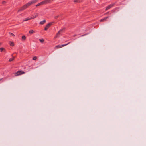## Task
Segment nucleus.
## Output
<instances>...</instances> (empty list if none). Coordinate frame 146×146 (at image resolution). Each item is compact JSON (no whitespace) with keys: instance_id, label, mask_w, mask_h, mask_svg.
Returning <instances> with one entry per match:
<instances>
[{"instance_id":"f257e3e1","label":"nucleus","mask_w":146,"mask_h":146,"mask_svg":"<svg viewBox=\"0 0 146 146\" xmlns=\"http://www.w3.org/2000/svg\"><path fill=\"white\" fill-rule=\"evenodd\" d=\"M38 1V0H32L30 1L21 7L18 10V12H19L21 11L24 10L31 5L35 4Z\"/></svg>"},{"instance_id":"bb28decb","label":"nucleus","mask_w":146,"mask_h":146,"mask_svg":"<svg viewBox=\"0 0 146 146\" xmlns=\"http://www.w3.org/2000/svg\"><path fill=\"white\" fill-rule=\"evenodd\" d=\"M2 79V78L0 79V81Z\"/></svg>"},{"instance_id":"5701e85b","label":"nucleus","mask_w":146,"mask_h":146,"mask_svg":"<svg viewBox=\"0 0 146 146\" xmlns=\"http://www.w3.org/2000/svg\"><path fill=\"white\" fill-rule=\"evenodd\" d=\"M109 13H110L109 12H107L106 13H105L104 14V15H107V14H109Z\"/></svg>"},{"instance_id":"412c9836","label":"nucleus","mask_w":146,"mask_h":146,"mask_svg":"<svg viewBox=\"0 0 146 146\" xmlns=\"http://www.w3.org/2000/svg\"><path fill=\"white\" fill-rule=\"evenodd\" d=\"M37 59V57L36 56H34L33 58V60H36Z\"/></svg>"},{"instance_id":"6ab92c4d","label":"nucleus","mask_w":146,"mask_h":146,"mask_svg":"<svg viewBox=\"0 0 146 146\" xmlns=\"http://www.w3.org/2000/svg\"><path fill=\"white\" fill-rule=\"evenodd\" d=\"M5 50L3 48H0V51L1 52H2L3 50Z\"/></svg>"},{"instance_id":"aec40b11","label":"nucleus","mask_w":146,"mask_h":146,"mask_svg":"<svg viewBox=\"0 0 146 146\" xmlns=\"http://www.w3.org/2000/svg\"><path fill=\"white\" fill-rule=\"evenodd\" d=\"M22 39L23 40H25L26 39V37L25 36L23 35L22 36Z\"/></svg>"},{"instance_id":"ddd939ff","label":"nucleus","mask_w":146,"mask_h":146,"mask_svg":"<svg viewBox=\"0 0 146 146\" xmlns=\"http://www.w3.org/2000/svg\"><path fill=\"white\" fill-rule=\"evenodd\" d=\"M12 56L13 58H10L9 59V62H11V61H12L14 59V57L12 55Z\"/></svg>"},{"instance_id":"6e6552de","label":"nucleus","mask_w":146,"mask_h":146,"mask_svg":"<svg viewBox=\"0 0 146 146\" xmlns=\"http://www.w3.org/2000/svg\"><path fill=\"white\" fill-rule=\"evenodd\" d=\"M63 30V29H61L58 32V33L56 34L55 37H57L58 35L59 34H60V33L61 32H62Z\"/></svg>"},{"instance_id":"f3484780","label":"nucleus","mask_w":146,"mask_h":146,"mask_svg":"<svg viewBox=\"0 0 146 146\" xmlns=\"http://www.w3.org/2000/svg\"><path fill=\"white\" fill-rule=\"evenodd\" d=\"M70 43V42H69L67 44L61 45V46H62V47H64V46H65L67 45L68 44H69Z\"/></svg>"},{"instance_id":"20e7f679","label":"nucleus","mask_w":146,"mask_h":146,"mask_svg":"<svg viewBox=\"0 0 146 146\" xmlns=\"http://www.w3.org/2000/svg\"><path fill=\"white\" fill-rule=\"evenodd\" d=\"M25 73V72L23 71L19 70L17 71L16 73H15V76H17L21 75L22 74H24Z\"/></svg>"},{"instance_id":"9b49d317","label":"nucleus","mask_w":146,"mask_h":146,"mask_svg":"<svg viewBox=\"0 0 146 146\" xmlns=\"http://www.w3.org/2000/svg\"><path fill=\"white\" fill-rule=\"evenodd\" d=\"M62 47L61 46V45H58L55 46V48H61Z\"/></svg>"},{"instance_id":"dca6fc26","label":"nucleus","mask_w":146,"mask_h":146,"mask_svg":"<svg viewBox=\"0 0 146 146\" xmlns=\"http://www.w3.org/2000/svg\"><path fill=\"white\" fill-rule=\"evenodd\" d=\"M39 40L41 42L43 43L44 41V40L43 39H39Z\"/></svg>"},{"instance_id":"4468645a","label":"nucleus","mask_w":146,"mask_h":146,"mask_svg":"<svg viewBox=\"0 0 146 146\" xmlns=\"http://www.w3.org/2000/svg\"><path fill=\"white\" fill-rule=\"evenodd\" d=\"M9 44H10V45L11 46H14V43L10 41L9 42Z\"/></svg>"},{"instance_id":"393cba45","label":"nucleus","mask_w":146,"mask_h":146,"mask_svg":"<svg viewBox=\"0 0 146 146\" xmlns=\"http://www.w3.org/2000/svg\"><path fill=\"white\" fill-rule=\"evenodd\" d=\"M76 35H73V36H74V37H75V36H76Z\"/></svg>"},{"instance_id":"4be33fe9","label":"nucleus","mask_w":146,"mask_h":146,"mask_svg":"<svg viewBox=\"0 0 146 146\" xmlns=\"http://www.w3.org/2000/svg\"><path fill=\"white\" fill-rule=\"evenodd\" d=\"M59 15H58V16H55L54 17V18L55 19H57L58 18V17H59Z\"/></svg>"},{"instance_id":"9d476101","label":"nucleus","mask_w":146,"mask_h":146,"mask_svg":"<svg viewBox=\"0 0 146 146\" xmlns=\"http://www.w3.org/2000/svg\"><path fill=\"white\" fill-rule=\"evenodd\" d=\"M46 21L45 20H44L43 21H40V24L43 25V24L45 23L46 22Z\"/></svg>"},{"instance_id":"b1692460","label":"nucleus","mask_w":146,"mask_h":146,"mask_svg":"<svg viewBox=\"0 0 146 146\" xmlns=\"http://www.w3.org/2000/svg\"><path fill=\"white\" fill-rule=\"evenodd\" d=\"M86 35H87V34H84L83 35H81L80 36L82 37V36H83Z\"/></svg>"},{"instance_id":"a211bd4d","label":"nucleus","mask_w":146,"mask_h":146,"mask_svg":"<svg viewBox=\"0 0 146 146\" xmlns=\"http://www.w3.org/2000/svg\"><path fill=\"white\" fill-rule=\"evenodd\" d=\"M9 34L10 35H11V36H15V35L13 34V33H11V32H9Z\"/></svg>"},{"instance_id":"0eeeda50","label":"nucleus","mask_w":146,"mask_h":146,"mask_svg":"<svg viewBox=\"0 0 146 146\" xmlns=\"http://www.w3.org/2000/svg\"><path fill=\"white\" fill-rule=\"evenodd\" d=\"M109 16L106 17L104 18H103L102 19H101L100 20V22H103L104 21H106V20L107 19V18H108L109 17Z\"/></svg>"},{"instance_id":"f8f14e48","label":"nucleus","mask_w":146,"mask_h":146,"mask_svg":"<svg viewBox=\"0 0 146 146\" xmlns=\"http://www.w3.org/2000/svg\"><path fill=\"white\" fill-rule=\"evenodd\" d=\"M73 1L76 3H78L80 2V0H74Z\"/></svg>"},{"instance_id":"423d86ee","label":"nucleus","mask_w":146,"mask_h":146,"mask_svg":"<svg viewBox=\"0 0 146 146\" xmlns=\"http://www.w3.org/2000/svg\"><path fill=\"white\" fill-rule=\"evenodd\" d=\"M33 16L31 17V19H33L35 18H36L38 15V13H35L33 15Z\"/></svg>"},{"instance_id":"a878e982","label":"nucleus","mask_w":146,"mask_h":146,"mask_svg":"<svg viewBox=\"0 0 146 146\" xmlns=\"http://www.w3.org/2000/svg\"><path fill=\"white\" fill-rule=\"evenodd\" d=\"M1 43L0 42V46H1Z\"/></svg>"},{"instance_id":"39448f33","label":"nucleus","mask_w":146,"mask_h":146,"mask_svg":"<svg viewBox=\"0 0 146 146\" xmlns=\"http://www.w3.org/2000/svg\"><path fill=\"white\" fill-rule=\"evenodd\" d=\"M115 3H114L113 4H110L108 5L107 7H106L105 10L107 11L110 9V8L113 7L115 5Z\"/></svg>"},{"instance_id":"2eb2a0df","label":"nucleus","mask_w":146,"mask_h":146,"mask_svg":"<svg viewBox=\"0 0 146 146\" xmlns=\"http://www.w3.org/2000/svg\"><path fill=\"white\" fill-rule=\"evenodd\" d=\"M34 32V31L33 30H31L29 31V34H32Z\"/></svg>"},{"instance_id":"7ed1b4c3","label":"nucleus","mask_w":146,"mask_h":146,"mask_svg":"<svg viewBox=\"0 0 146 146\" xmlns=\"http://www.w3.org/2000/svg\"><path fill=\"white\" fill-rule=\"evenodd\" d=\"M54 23V22H52L49 23L48 24H47L45 28H44V30L46 31L48 30V29L50 27V26L52 25V24Z\"/></svg>"},{"instance_id":"1a4fd4ad","label":"nucleus","mask_w":146,"mask_h":146,"mask_svg":"<svg viewBox=\"0 0 146 146\" xmlns=\"http://www.w3.org/2000/svg\"><path fill=\"white\" fill-rule=\"evenodd\" d=\"M31 17H29V18L28 17L27 18H25V19H23V21H28L29 20H31Z\"/></svg>"},{"instance_id":"f03ea898","label":"nucleus","mask_w":146,"mask_h":146,"mask_svg":"<svg viewBox=\"0 0 146 146\" xmlns=\"http://www.w3.org/2000/svg\"><path fill=\"white\" fill-rule=\"evenodd\" d=\"M53 0H44L37 4L36 5V6L37 7L38 6L43 5L44 4L48 3H50Z\"/></svg>"}]
</instances>
